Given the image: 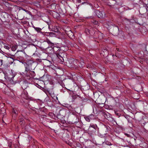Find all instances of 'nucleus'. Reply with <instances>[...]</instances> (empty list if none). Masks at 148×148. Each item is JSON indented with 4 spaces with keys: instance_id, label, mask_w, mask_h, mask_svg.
Instances as JSON below:
<instances>
[{
    "instance_id": "7",
    "label": "nucleus",
    "mask_w": 148,
    "mask_h": 148,
    "mask_svg": "<svg viewBox=\"0 0 148 148\" xmlns=\"http://www.w3.org/2000/svg\"><path fill=\"white\" fill-rule=\"evenodd\" d=\"M16 74L14 71L11 70L9 74L8 75V78L10 80H13V79L14 78Z\"/></svg>"
},
{
    "instance_id": "4",
    "label": "nucleus",
    "mask_w": 148,
    "mask_h": 148,
    "mask_svg": "<svg viewBox=\"0 0 148 148\" xmlns=\"http://www.w3.org/2000/svg\"><path fill=\"white\" fill-rule=\"evenodd\" d=\"M25 75V77H26V79L32 82L33 81V79H37L36 78H34L36 75L34 71H30Z\"/></svg>"
},
{
    "instance_id": "29",
    "label": "nucleus",
    "mask_w": 148,
    "mask_h": 148,
    "mask_svg": "<svg viewBox=\"0 0 148 148\" xmlns=\"http://www.w3.org/2000/svg\"><path fill=\"white\" fill-rule=\"evenodd\" d=\"M1 113L3 114L5 112V109L4 108H1Z\"/></svg>"
},
{
    "instance_id": "49",
    "label": "nucleus",
    "mask_w": 148,
    "mask_h": 148,
    "mask_svg": "<svg viewBox=\"0 0 148 148\" xmlns=\"http://www.w3.org/2000/svg\"><path fill=\"white\" fill-rule=\"evenodd\" d=\"M10 58L11 59H12V60H13L14 61L15 60H14V59L10 57Z\"/></svg>"
},
{
    "instance_id": "3",
    "label": "nucleus",
    "mask_w": 148,
    "mask_h": 148,
    "mask_svg": "<svg viewBox=\"0 0 148 148\" xmlns=\"http://www.w3.org/2000/svg\"><path fill=\"white\" fill-rule=\"evenodd\" d=\"M20 62L22 63L25 66V71L24 73L22 72V73L25 75L30 71V67L31 66L32 64L33 63V62L31 60H28L27 62Z\"/></svg>"
},
{
    "instance_id": "8",
    "label": "nucleus",
    "mask_w": 148,
    "mask_h": 148,
    "mask_svg": "<svg viewBox=\"0 0 148 148\" xmlns=\"http://www.w3.org/2000/svg\"><path fill=\"white\" fill-rule=\"evenodd\" d=\"M93 143L90 140H88L85 143V148H92Z\"/></svg>"
},
{
    "instance_id": "45",
    "label": "nucleus",
    "mask_w": 148,
    "mask_h": 148,
    "mask_svg": "<svg viewBox=\"0 0 148 148\" xmlns=\"http://www.w3.org/2000/svg\"><path fill=\"white\" fill-rule=\"evenodd\" d=\"M146 61L147 63H148V59H147V60H146Z\"/></svg>"
},
{
    "instance_id": "14",
    "label": "nucleus",
    "mask_w": 148,
    "mask_h": 148,
    "mask_svg": "<svg viewBox=\"0 0 148 148\" xmlns=\"http://www.w3.org/2000/svg\"><path fill=\"white\" fill-rule=\"evenodd\" d=\"M97 127L96 124L91 123L89 126V129L90 130V129H91V128H92L94 129V130H95Z\"/></svg>"
},
{
    "instance_id": "24",
    "label": "nucleus",
    "mask_w": 148,
    "mask_h": 148,
    "mask_svg": "<svg viewBox=\"0 0 148 148\" xmlns=\"http://www.w3.org/2000/svg\"><path fill=\"white\" fill-rule=\"evenodd\" d=\"M84 119H85V120L88 121V122H90V119L89 117H88V116H86L84 117Z\"/></svg>"
},
{
    "instance_id": "1",
    "label": "nucleus",
    "mask_w": 148,
    "mask_h": 148,
    "mask_svg": "<svg viewBox=\"0 0 148 148\" xmlns=\"http://www.w3.org/2000/svg\"><path fill=\"white\" fill-rule=\"evenodd\" d=\"M68 42V41L67 40H65L64 42L65 45H64V46H62L59 48L57 47H56V44H55L54 46H52V47H53V48L51 49V52H50V53H56L58 50H59L60 49L61 50H62L63 51H66L68 49V47L67 46Z\"/></svg>"
},
{
    "instance_id": "33",
    "label": "nucleus",
    "mask_w": 148,
    "mask_h": 148,
    "mask_svg": "<svg viewBox=\"0 0 148 148\" xmlns=\"http://www.w3.org/2000/svg\"><path fill=\"white\" fill-rule=\"evenodd\" d=\"M50 115L51 116V118H54L55 117L54 114L52 113H49Z\"/></svg>"
},
{
    "instance_id": "18",
    "label": "nucleus",
    "mask_w": 148,
    "mask_h": 148,
    "mask_svg": "<svg viewBox=\"0 0 148 148\" xmlns=\"http://www.w3.org/2000/svg\"><path fill=\"white\" fill-rule=\"evenodd\" d=\"M125 118L127 119L129 123H132V121L130 120V116L128 115H127L124 116Z\"/></svg>"
},
{
    "instance_id": "20",
    "label": "nucleus",
    "mask_w": 148,
    "mask_h": 148,
    "mask_svg": "<svg viewBox=\"0 0 148 148\" xmlns=\"http://www.w3.org/2000/svg\"><path fill=\"white\" fill-rule=\"evenodd\" d=\"M27 86V84L24 82L23 83L22 86V88L24 90H25V89H26Z\"/></svg>"
},
{
    "instance_id": "22",
    "label": "nucleus",
    "mask_w": 148,
    "mask_h": 148,
    "mask_svg": "<svg viewBox=\"0 0 148 148\" xmlns=\"http://www.w3.org/2000/svg\"><path fill=\"white\" fill-rule=\"evenodd\" d=\"M17 46H13L11 47V49L12 51H15L17 49Z\"/></svg>"
},
{
    "instance_id": "15",
    "label": "nucleus",
    "mask_w": 148,
    "mask_h": 148,
    "mask_svg": "<svg viewBox=\"0 0 148 148\" xmlns=\"http://www.w3.org/2000/svg\"><path fill=\"white\" fill-rule=\"evenodd\" d=\"M95 132V130H92L91 129L90 130V129H88V134L91 136L92 135H93L94 134Z\"/></svg>"
},
{
    "instance_id": "46",
    "label": "nucleus",
    "mask_w": 148,
    "mask_h": 148,
    "mask_svg": "<svg viewBox=\"0 0 148 148\" xmlns=\"http://www.w3.org/2000/svg\"><path fill=\"white\" fill-rule=\"evenodd\" d=\"M105 52L106 53H108V52L107 51V50L106 49H104Z\"/></svg>"
},
{
    "instance_id": "34",
    "label": "nucleus",
    "mask_w": 148,
    "mask_h": 148,
    "mask_svg": "<svg viewBox=\"0 0 148 148\" xmlns=\"http://www.w3.org/2000/svg\"><path fill=\"white\" fill-rule=\"evenodd\" d=\"M51 97L54 99H55V97L56 96V95H54V94L53 93H51Z\"/></svg>"
},
{
    "instance_id": "19",
    "label": "nucleus",
    "mask_w": 148,
    "mask_h": 148,
    "mask_svg": "<svg viewBox=\"0 0 148 148\" xmlns=\"http://www.w3.org/2000/svg\"><path fill=\"white\" fill-rule=\"evenodd\" d=\"M104 128L106 129V132H108L110 129V128L108 126L106 125H103Z\"/></svg>"
},
{
    "instance_id": "38",
    "label": "nucleus",
    "mask_w": 148,
    "mask_h": 148,
    "mask_svg": "<svg viewBox=\"0 0 148 148\" xmlns=\"http://www.w3.org/2000/svg\"><path fill=\"white\" fill-rule=\"evenodd\" d=\"M115 114L116 115H117V116H120V115L121 114L120 113H117V112H115Z\"/></svg>"
},
{
    "instance_id": "55",
    "label": "nucleus",
    "mask_w": 148,
    "mask_h": 148,
    "mask_svg": "<svg viewBox=\"0 0 148 148\" xmlns=\"http://www.w3.org/2000/svg\"><path fill=\"white\" fill-rule=\"evenodd\" d=\"M88 67H90L88 66V67H87V68H88Z\"/></svg>"
},
{
    "instance_id": "42",
    "label": "nucleus",
    "mask_w": 148,
    "mask_h": 148,
    "mask_svg": "<svg viewBox=\"0 0 148 148\" xmlns=\"http://www.w3.org/2000/svg\"><path fill=\"white\" fill-rule=\"evenodd\" d=\"M22 75L24 76V77L26 79V77H25V74L22 73L21 74Z\"/></svg>"
},
{
    "instance_id": "50",
    "label": "nucleus",
    "mask_w": 148,
    "mask_h": 148,
    "mask_svg": "<svg viewBox=\"0 0 148 148\" xmlns=\"http://www.w3.org/2000/svg\"><path fill=\"white\" fill-rule=\"evenodd\" d=\"M1 52H3V51L0 49V52L1 53Z\"/></svg>"
},
{
    "instance_id": "41",
    "label": "nucleus",
    "mask_w": 148,
    "mask_h": 148,
    "mask_svg": "<svg viewBox=\"0 0 148 148\" xmlns=\"http://www.w3.org/2000/svg\"><path fill=\"white\" fill-rule=\"evenodd\" d=\"M77 2L78 3H81V0H77Z\"/></svg>"
},
{
    "instance_id": "39",
    "label": "nucleus",
    "mask_w": 148,
    "mask_h": 148,
    "mask_svg": "<svg viewBox=\"0 0 148 148\" xmlns=\"http://www.w3.org/2000/svg\"><path fill=\"white\" fill-rule=\"evenodd\" d=\"M20 51V52H22L25 55H26V53H25V51L24 50H23V51Z\"/></svg>"
},
{
    "instance_id": "5",
    "label": "nucleus",
    "mask_w": 148,
    "mask_h": 148,
    "mask_svg": "<svg viewBox=\"0 0 148 148\" xmlns=\"http://www.w3.org/2000/svg\"><path fill=\"white\" fill-rule=\"evenodd\" d=\"M45 22L49 25L48 28L50 31L56 32H58L59 31L58 28H59L56 25L53 26L51 24L50 25L51 23V22L49 20V21Z\"/></svg>"
},
{
    "instance_id": "31",
    "label": "nucleus",
    "mask_w": 148,
    "mask_h": 148,
    "mask_svg": "<svg viewBox=\"0 0 148 148\" xmlns=\"http://www.w3.org/2000/svg\"><path fill=\"white\" fill-rule=\"evenodd\" d=\"M48 47L47 48V51H49V52L50 53V52H51V49L53 48V47Z\"/></svg>"
},
{
    "instance_id": "52",
    "label": "nucleus",
    "mask_w": 148,
    "mask_h": 148,
    "mask_svg": "<svg viewBox=\"0 0 148 148\" xmlns=\"http://www.w3.org/2000/svg\"><path fill=\"white\" fill-rule=\"evenodd\" d=\"M117 51H120L119 50V49H118Z\"/></svg>"
},
{
    "instance_id": "21",
    "label": "nucleus",
    "mask_w": 148,
    "mask_h": 148,
    "mask_svg": "<svg viewBox=\"0 0 148 148\" xmlns=\"http://www.w3.org/2000/svg\"><path fill=\"white\" fill-rule=\"evenodd\" d=\"M47 42L51 47H52V46H54V45L55 44L51 42L49 40H47Z\"/></svg>"
},
{
    "instance_id": "36",
    "label": "nucleus",
    "mask_w": 148,
    "mask_h": 148,
    "mask_svg": "<svg viewBox=\"0 0 148 148\" xmlns=\"http://www.w3.org/2000/svg\"><path fill=\"white\" fill-rule=\"evenodd\" d=\"M4 47L5 48L8 50L9 49H10L9 47L8 46L6 45L4 46Z\"/></svg>"
},
{
    "instance_id": "10",
    "label": "nucleus",
    "mask_w": 148,
    "mask_h": 148,
    "mask_svg": "<svg viewBox=\"0 0 148 148\" xmlns=\"http://www.w3.org/2000/svg\"><path fill=\"white\" fill-rule=\"evenodd\" d=\"M12 113L13 115H17L18 113V109L16 107H14L12 110Z\"/></svg>"
},
{
    "instance_id": "28",
    "label": "nucleus",
    "mask_w": 148,
    "mask_h": 148,
    "mask_svg": "<svg viewBox=\"0 0 148 148\" xmlns=\"http://www.w3.org/2000/svg\"><path fill=\"white\" fill-rule=\"evenodd\" d=\"M58 83H59L60 85L63 87L65 85L62 82V80L61 81H58Z\"/></svg>"
},
{
    "instance_id": "27",
    "label": "nucleus",
    "mask_w": 148,
    "mask_h": 148,
    "mask_svg": "<svg viewBox=\"0 0 148 148\" xmlns=\"http://www.w3.org/2000/svg\"><path fill=\"white\" fill-rule=\"evenodd\" d=\"M143 2V5H148V0H144Z\"/></svg>"
},
{
    "instance_id": "30",
    "label": "nucleus",
    "mask_w": 148,
    "mask_h": 148,
    "mask_svg": "<svg viewBox=\"0 0 148 148\" xmlns=\"http://www.w3.org/2000/svg\"><path fill=\"white\" fill-rule=\"evenodd\" d=\"M92 22L93 24L96 25H97L98 23V22L95 20H93L92 21Z\"/></svg>"
},
{
    "instance_id": "40",
    "label": "nucleus",
    "mask_w": 148,
    "mask_h": 148,
    "mask_svg": "<svg viewBox=\"0 0 148 148\" xmlns=\"http://www.w3.org/2000/svg\"><path fill=\"white\" fill-rule=\"evenodd\" d=\"M54 99L55 100H58V97L56 96V97H55V99Z\"/></svg>"
},
{
    "instance_id": "6",
    "label": "nucleus",
    "mask_w": 148,
    "mask_h": 148,
    "mask_svg": "<svg viewBox=\"0 0 148 148\" xmlns=\"http://www.w3.org/2000/svg\"><path fill=\"white\" fill-rule=\"evenodd\" d=\"M95 12L99 18H104L106 17V14L103 11H100L99 10H97Z\"/></svg>"
},
{
    "instance_id": "51",
    "label": "nucleus",
    "mask_w": 148,
    "mask_h": 148,
    "mask_svg": "<svg viewBox=\"0 0 148 148\" xmlns=\"http://www.w3.org/2000/svg\"><path fill=\"white\" fill-rule=\"evenodd\" d=\"M101 54H103V56H104V55L103 54V53H102L101 52Z\"/></svg>"
},
{
    "instance_id": "43",
    "label": "nucleus",
    "mask_w": 148,
    "mask_h": 148,
    "mask_svg": "<svg viewBox=\"0 0 148 148\" xmlns=\"http://www.w3.org/2000/svg\"><path fill=\"white\" fill-rule=\"evenodd\" d=\"M77 96L78 97H79V98H80L81 97V95H77Z\"/></svg>"
},
{
    "instance_id": "16",
    "label": "nucleus",
    "mask_w": 148,
    "mask_h": 148,
    "mask_svg": "<svg viewBox=\"0 0 148 148\" xmlns=\"http://www.w3.org/2000/svg\"><path fill=\"white\" fill-rule=\"evenodd\" d=\"M33 27L34 29L38 32L40 33H42V32H41L42 29L41 28L38 27Z\"/></svg>"
},
{
    "instance_id": "54",
    "label": "nucleus",
    "mask_w": 148,
    "mask_h": 148,
    "mask_svg": "<svg viewBox=\"0 0 148 148\" xmlns=\"http://www.w3.org/2000/svg\"><path fill=\"white\" fill-rule=\"evenodd\" d=\"M74 76H75V77H76V76H75V75H74ZM74 78H75V77Z\"/></svg>"
},
{
    "instance_id": "26",
    "label": "nucleus",
    "mask_w": 148,
    "mask_h": 148,
    "mask_svg": "<svg viewBox=\"0 0 148 148\" xmlns=\"http://www.w3.org/2000/svg\"><path fill=\"white\" fill-rule=\"evenodd\" d=\"M80 100L82 101H86L87 99H86V98L84 97L83 96L81 97L80 98Z\"/></svg>"
},
{
    "instance_id": "2",
    "label": "nucleus",
    "mask_w": 148,
    "mask_h": 148,
    "mask_svg": "<svg viewBox=\"0 0 148 148\" xmlns=\"http://www.w3.org/2000/svg\"><path fill=\"white\" fill-rule=\"evenodd\" d=\"M68 62L69 63H70V62H73V66H75L77 67L79 66L81 68H83L85 64L84 60L82 58L80 59L79 62L77 60L74 59H69Z\"/></svg>"
},
{
    "instance_id": "37",
    "label": "nucleus",
    "mask_w": 148,
    "mask_h": 148,
    "mask_svg": "<svg viewBox=\"0 0 148 148\" xmlns=\"http://www.w3.org/2000/svg\"><path fill=\"white\" fill-rule=\"evenodd\" d=\"M2 64V60H0V67Z\"/></svg>"
},
{
    "instance_id": "9",
    "label": "nucleus",
    "mask_w": 148,
    "mask_h": 148,
    "mask_svg": "<svg viewBox=\"0 0 148 148\" xmlns=\"http://www.w3.org/2000/svg\"><path fill=\"white\" fill-rule=\"evenodd\" d=\"M85 32L87 35H92L95 34L93 29L92 28L90 29H85Z\"/></svg>"
},
{
    "instance_id": "12",
    "label": "nucleus",
    "mask_w": 148,
    "mask_h": 148,
    "mask_svg": "<svg viewBox=\"0 0 148 148\" xmlns=\"http://www.w3.org/2000/svg\"><path fill=\"white\" fill-rule=\"evenodd\" d=\"M45 35L48 36L55 37L56 36V34L53 32H46Z\"/></svg>"
},
{
    "instance_id": "47",
    "label": "nucleus",
    "mask_w": 148,
    "mask_h": 148,
    "mask_svg": "<svg viewBox=\"0 0 148 148\" xmlns=\"http://www.w3.org/2000/svg\"><path fill=\"white\" fill-rule=\"evenodd\" d=\"M126 135L127 136L129 137H130V135L129 134H126Z\"/></svg>"
},
{
    "instance_id": "23",
    "label": "nucleus",
    "mask_w": 148,
    "mask_h": 148,
    "mask_svg": "<svg viewBox=\"0 0 148 148\" xmlns=\"http://www.w3.org/2000/svg\"><path fill=\"white\" fill-rule=\"evenodd\" d=\"M69 60H67L66 62L67 64L69 66H70L71 67H73V62H70V63H69L68 62V61Z\"/></svg>"
},
{
    "instance_id": "17",
    "label": "nucleus",
    "mask_w": 148,
    "mask_h": 148,
    "mask_svg": "<svg viewBox=\"0 0 148 148\" xmlns=\"http://www.w3.org/2000/svg\"><path fill=\"white\" fill-rule=\"evenodd\" d=\"M98 34V38H99L100 40L102 39L103 37V34L100 32H99Z\"/></svg>"
},
{
    "instance_id": "53",
    "label": "nucleus",
    "mask_w": 148,
    "mask_h": 148,
    "mask_svg": "<svg viewBox=\"0 0 148 148\" xmlns=\"http://www.w3.org/2000/svg\"><path fill=\"white\" fill-rule=\"evenodd\" d=\"M103 52H104V54L105 55V53H104V51H103Z\"/></svg>"
},
{
    "instance_id": "11",
    "label": "nucleus",
    "mask_w": 148,
    "mask_h": 148,
    "mask_svg": "<svg viewBox=\"0 0 148 148\" xmlns=\"http://www.w3.org/2000/svg\"><path fill=\"white\" fill-rule=\"evenodd\" d=\"M66 33L70 38H72L74 37V34L71 30L66 31Z\"/></svg>"
},
{
    "instance_id": "13",
    "label": "nucleus",
    "mask_w": 148,
    "mask_h": 148,
    "mask_svg": "<svg viewBox=\"0 0 148 148\" xmlns=\"http://www.w3.org/2000/svg\"><path fill=\"white\" fill-rule=\"evenodd\" d=\"M58 59V61H60L61 63H62L64 62V59L63 57L62 56L59 54L56 55Z\"/></svg>"
},
{
    "instance_id": "44",
    "label": "nucleus",
    "mask_w": 148,
    "mask_h": 148,
    "mask_svg": "<svg viewBox=\"0 0 148 148\" xmlns=\"http://www.w3.org/2000/svg\"><path fill=\"white\" fill-rule=\"evenodd\" d=\"M3 43V42L1 40H0V45H1V44Z\"/></svg>"
},
{
    "instance_id": "48",
    "label": "nucleus",
    "mask_w": 148,
    "mask_h": 148,
    "mask_svg": "<svg viewBox=\"0 0 148 148\" xmlns=\"http://www.w3.org/2000/svg\"><path fill=\"white\" fill-rule=\"evenodd\" d=\"M23 120H21L20 121V123H21V122L23 123Z\"/></svg>"
},
{
    "instance_id": "25",
    "label": "nucleus",
    "mask_w": 148,
    "mask_h": 148,
    "mask_svg": "<svg viewBox=\"0 0 148 148\" xmlns=\"http://www.w3.org/2000/svg\"><path fill=\"white\" fill-rule=\"evenodd\" d=\"M88 117H89L90 119H94L95 118L94 115L93 114H91L88 116Z\"/></svg>"
},
{
    "instance_id": "35",
    "label": "nucleus",
    "mask_w": 148,
    "mask_h": 148,
    "mask_svg": "<svg viewBox=\"0 0 148 148\" xmlns=\"http://www.w3.org/2000/svg\"><path fill=\"white\" fill-rule=\"evenodd\" d=\"M22 10H23L25 11L27 13H28L29 12L28 10H26L25 9H24L23 8H22Z\"/></svg>"
},
{
    "instance_id": "32",
    "label": "nucleus",
    "mask_w": 148,
    "mask_h": 148,
    "mask_svg": "<svg viewBox=\"0 0 148 148\" xmlns=\"http://www.w3.org/2000/svg\"><path fill=\"white\" fill-rule=\"evenodd\" d=\"M148 5H143V7H144L146 9V11L148 10Z\"/></svg>"
}]
</instances>
